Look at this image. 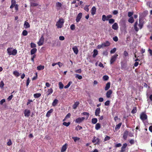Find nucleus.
<instances>
[{
	"instance_id": "1",
	"label": "nucleus",
	"mask_w": 152,
	"mask_h": 152,
	"mask_svg": "<svg viewBox=\"0 0 152 152\" xmlns=\"http://www.w3.org/2000/svg\"><path fill=\"white\" fill-rule=\"evenodd\" d=\"M7 51L8 54L9 55H13L15 56L17 53V50L15 49L12 50V48H9L7 49Z\"/></svg>"
},
{
	"instance_id": "2",
	"label": "nucleus",
	"mask_w": 152,
	"mask_h": 152,
	"mask_svg": "<svg viewBox=\"0 0 152 152\" xmlns=\"http://www.w3.org/2000/svg\"><path fill=\"white\" fill-rule=\"evenodd\" d=\"M64 23V19L61 18L59 19L56 22V26H57L58 28H61L62 27L63 24Z\"/></svg>"
},
{
	"instance_id": "3",
	"label": "nucleus",
	"mask_w": 152,
	"mask_h": 152,
	"mask_svg": "<svg viewBox=\"0 0 152 152\" xmlns=\"http://www.w3.org/2000/svg\"><path fill=\"white\" fill-rule=\"evenodd\" d=\"M118 55V54H115L112 56L110 60V64H113L116 60Z\"/></svg>"
},
{
	"instance_id": "4",
	"label": "nucleus",
	"mask_w": 152,
	"mask_h": 152,
	"mask_svg": "<svg viewBox=\"0 0 152 152\" xmlns=\"http://www.w3.org/2000/svg\"><path fill=\"white\" fill-rule=\"evenodd\" d=\"M92 142L93 143H95V145H99L100 144V140L99 138H96V137L94 136Z\"/></svg>"
},
{
	"instance_id": "5",
	"label": "nucleus",
	"mask_w": 152,
	"mask_h": 152,
	"mask_svg": "<svg viewBox=\"0 0 152 152\" xmlns=\"http://www.w3.org/2000/svg\"><path fill=\"white\" fill-rule=\"evenodd\" d=\"M85 118L84 117H79L76 119L75 122L76 123L80 124L84 121Z\"/></svg>"
},
{
	"instance_id": "6",
	"label": "nucleus",
	"mask_w": 152,
	"mask_h": 152,
	"mask_svg": "<svg viewBox=\"0 0 152 152\" xmlns=\"http://www.w3.org/2000/svg\"><path fill=\"white\" fill-rule=\"evenodd\" d=\"M24 115L26 117H28L31 113L30 111L28 109H25L24 111Z\"/></svg>"
},
{
	"instance_id": "7",
	"label": "nucleus",
	"mask_w": 152,
	"mask_h": 152,
	"mask_svg": "<svg viewBox=\"0 0 152 152\" xmlns=\"http://www.w3.org/2000/svg\"><path fill=\"white\" fill-rule=\"evenodd\" d=\"M140 118L142 121H144L147 119V116L146 114L142 113L140 115Z\"/></svg>"
},
{
	"instance_id": "8",
	"label": "nucleus",
	"mask_w": 152,
	"mask_h": 152,
	"mask_svg": "<svg viewBox=\"0 0 152 152\" xmlns=\"http://www.w3.org/2000/svg\"><path fill=\"white\" fill-rule=\"evenodd\" d=\"M82 16V13L81 12L79 13L77 16L76 20L77 22H78L81 18Z\"/></svg>"
},
{
	"instance_id": "9",
	"label": "nucleus",
	"mask_w": 152,
	"mask_h": 152,
	"mask_svg": "<svg viewBox=\"0 0 152 152\" xmlns=\"http://www.w3.org/2000/svg\"><path fill=\"white\" fill-rule=\"evenodd\" d=\"M127 144L126 143H125L122 146L121 148V150L120 152H124L126 151V148L127 147Z\"/></svg>"
},
{
	"instance_id": "10",
	"label": "nucleus",
	"mask_w": 152,
	"mask_h": 152,
	"mask_svg": "<svg viewBox=\"0 0 152 152\" xmlns=\"http://www.w3.org/2000/svg\"><path fill=\"white\" fill-rule=\"evenodd\" d=\"M44 38L43 36H42L39 39V41L37 42V44L39 46H41L42 45L43 41H44Z\"/></svg>"
},
{
	"instance_id": "11",
	"label": "nucleus",
	"mask_w": 152,
	"mask_h": 152,
	"mask_svg": "<svg viewBox=\"0 0 152 152\" xmlns=\"http://www.w3.org/2000/svg\"><path fill=\"white\" fill-rule=\"evenodd\" d=\"M67 144L66 143L62 146V148L61 149V152H64L66 151L67 148Z\"/></svg>"
},
{
	"instance_id": "12",
	"label": "nucleus",
	"mask_w": 152,
	"mask_h": 152,
	"mask_svg": "<svg viewBox=\"0 0 152 152\" xmlns=\"http://www.w3.org/2000/svg\"><path fill=\"white\" fill-rule=\"evenodd\" d=\"M128 134L129 132L127 130H125L123 136V138L124 140H126L127 139Z\"/></svg>"
},
{
	"instance_id": "13",
	"label": "nucleus",
	"mask_w": 152,
	"mask_h": 152,
	"mask_svg": "<svg viewBox=\"0 0 152 152\" xmlns=\"http://www.w3.org/2000/svg\"><path fill=\"white\" fill-rule=\"evenodd\" d=\"M96 11V10L95 7L94 6L93 7L91 10V13L92 15H94L95 14Z\"/></svg>"
},
{
	"instance_id": "14",
	"label": "nucleus",
	"mask_w": 152,
	"mask_h": 152,
	"mask_svg": "<svg viewBox=\"0 0 152 152\" xmlns=\"http://www.w3.org/2000/svg\"><path fill=\"white\" fill-rule=\"evenodd\" d=\"M72 49L75 54L77 55L78 54V50L77 46H75L73 47Z\"/></svg>"
},
{
	"instance_id": "15",
	"label": "nucleus",
	"mask_w": 152,
	"mask_h": 152,
	"mask_svg": "<svg viewBox=\"0 0 152 152\" xmlns=\"http://www.w3.org/2000/svg\"><path fill=\"white\" fill-rule=\"evenodd\" d=\"M112 93V91L111 90H110L108 91L106 94V96L107 98H110V97Z\"/></svg>"
},
{
	"instance_id": "16",
	"label": "nucleus",
	"mask_w": 152,
	"mask_h": 152,
	"mask_svg": "<svg viewBox=\"0 0 152 152\" xmlns=\"http://www.w3.org/2000/svg\"><path fill=\"white\" fill-rule=\"evenodd\" d=\"M112 28L113 29L115 30H117L118 28V26L117 23H114L112 26Z\"/></svg>"
},
{
	"instance_id": "17",
	"label": "nucleus",
	"mask_w": 152,
	"mask_h": 152,
	"mask_svg": "<svg viewBox=\"0 0 152 152\" xmlns=\"http://www.w3.org/2000/svg\"><path fill=\"white\" fill-rule=\"evenodd\" d=\"M102 45L104 47H107L110 45V43L108 41H107L103 43Z\"/></svg>"
},
{
	"instance_id": "18",
	"label": "nucleus",
	"mask_w": 152,
	"mask_h": 152,
	"mask_svg": "<svg viewBox=\"0 0 152 152\" xmlns=\"http://www.w3.org/2000/svg\"><path fill=\"white\" fill-rule=\"evenodd\" d=\"M110 82L107 83L106 85V86L105 87V90L107 91L109 89L110 87Z\"/></svg>"
},
{
	"instance_id": "19",
	"label": "nucleus",
	"mask_w": 152,
	"mask_h": 152,
	"mask_svg": "<svg viewBox=\"0 0 152 152\" xmlns=\"http://www.w3.org/2000/svg\"><path fill=\"white\" fill-rule=\"evenodd\" d=\"M122 123L121 122L116 125L115 127V131H117V130L119 129L120 128L122 125Z\"/></svg>"
},
{
	"instance_id": "20",
	"label": "nucleus",
	"mask_w": 152,
	"mask_h": 152,
	"mask_svg": "<svg viewBox=\"0 0 152 152\" xmlns=\"http://www.w3.org/2000/svg\"><path fill=\"white\" fill-rule=\"evenodd\" d=\"M100 112V108H96L95 112V115L96 116L99 115V114Z\"/></svg>"
},
{
	"instance_id": "21",
	"label": "nucleus",
	"mask_w": 152,
	"mask_h": 152,
	"mask_svg": "<svg viewBox=\"0 0 152 152\" xmlns=\"http://www.w3.org/2000/svg\"><path fill=\"white\" fill-rule=\"evenodd\" d=\"M24 26L25 28H28L30 27V25L28 22L25 21L24 24Z\"/></svg>"
},
{
	"instance_id": "22",
	"label": "nucleus",
	"mask_w": 152,
	"mask_h": 152,
	"mask_svg": "<svg viewBox=\"0 0 152 152\" xmlns=\"http://www.w3.org/2000/svg\"><path fill=\"white\" fill-rule=\"evenodd\" d=\"M137 24L138 22L137 21L135 23L134 25V29L135 30L137 31H138L139 30V28L137 27Z\"/></svg>"
},
{
	"instance_id": "23",
	"label": "nucleus",
	"mask_w": 152,
	"mask_h": 152,
	"mask_svg": "<svg viewBox=\"0 0 152 152\" xmlns=\"http://www.w3.org/2000/svg\"><path fill=\"white\" fill-rule=\"evenodd\" d=\"M101 128V125L99 123L96 124L95 126V129L96 130H98Z\"/></svg>"
},
{
	"instance_id": "24",
	"label": "nucleus",
	"mask_w": 152,
	"mask_h": 152,
	"mask_svg": "<svg viewBox=\"0 0 152 152\" xmlns=\"http://www.w3.org/2000/svg\"><path fill=\"white\" fill-rule=\"evenodd\" d=\"M37 49L36 48H33L31 50V55L34 54L37 51Z\"/></svg>"
},
{
	"instance_id": "25",
	"label": "nucleus",
	"mask_w": 152,
	"mask_h": 152,
	"mask_svg": "<svg viewBox=\"0 0 152 152\" xmlns=\"http://www.w3.org/2000/svg\"><path fill=\"white\" fill-rule=\"evenodd\" d=\"M94 53L93 55V57L94 58L96 57V56L98 54V52L96 50H94L93 51Z\"/></svg>"
},
{
	"instance_id": "26",
	"label": "nucleus",
	"mask_w": 152,
	"mask_h": 152,
	"mask_svg": "<svg viewBox=\"0 0 152 152\" xmlns=\"http://www.w3.org/2000/svg\"><path fill=\"white\" fill-rule=\"evenodd\" d=\"M98 121L97 119L96 118H93L92 119L91 122L93 124H95Z\"/></svg>"
},
{
	"instance_id": "27",
	"label": "nucleus",
	"mask_w": 152,
	"mask_h": 152,
	"mask_svg": "<svg viewBox=\"0 0 152 152\" xmlns=\"http://www.w3.org/2000/svg\"><path fill=\"white\" fill-rule=\"evenodd\" d=\"M13 74L16 77H18L20 75L19 73L17 71H15L13 72Z\"/></svg>"
},
{
	"instance_id": "28",
	"label": "nucleus",
	"mask_w": 152,
	"mask_h": 152,
	"mask_svg": "<svg viewBox=\"0 0 152 152\" xmlns=\"http://www.w3.org/2000/svg\"><path fill=\"white\" fill-rule=\"evenodd\" d=\"M44 68V66L42 65L39 66H37V69L38 70H41Z\"/></svg>"
},
{
	"instance_id": "29",
	"label": "nucleus",
	"mask_w": 152,
	"mask_h": 152,
	"mask_svg": "<svg viewBox=\"0 0 152 152\" xmlns=\"http://www.w3.org/2000/svg\"><path fill=\"white\" fill-rule=\"evenodd\" d=\"M128 21L129 22L132 23L134 22V19L132 17H130V18L128 19Z\"/></svg>"
},
{
	"instance_id": "30",
	"label": "nucleus",
	"mask_w": 152,
	"mask_h": 152,
	"mask_svg": "<svg viewBox=\"0 0 152 152\" xmlns=\"http://www.w3.org/2000/svg\"><path fill=\"white\" fill-rule=\"evenodd\" d=\"M59 88L60 89H62L63 88L64 86L61 82H59L58 83Z\"/></svg>"
},
{
	"instance_id": "31",
	"label": "nucleus",
	"mask_w": 152,
	"mask_h": 152,
	"mask_svg": "<svg viewBox=\"0 0 152 152\" xmlns=\"http://www.w3.org/2000/svg\"><path fill=\"white\" fill-rule=\"evenodd\" d=\"M109 78V77L107 75H104L103 77V79L104 80L106 81L108 80Z\"/></svg>"
},
{
	"instance_id": "32",
	"label": "nucleus",
	"mask_w": 152,
	"mask_h": 152,
	"mask_svg": "<svg viewBox=\"0 0 152 152\" xmlns=\"http://www.w3.org/2000/svg\"><path fill=\"white\" fill-rule=\"evenodd\" d=\"M41 95L40 93H37L34 94V96L35 98H37L39 97Z\"/></svg>"
},
{
	"instance_id": "33",
	"label": "nucleus",
	"mask_w": 152,
	"mask_h": 152,
	"mask_svg": "<svg viewBox=\"0 0 152 152\" xmlns=\"http://www.w3.org/2000/svg\"><path fill=\"white\" fill-rule=\"evenodd\" d=\"M72 83V81L69 82L68 84L64 86V88L66 89L68 88L70 86V85Z\"/></svg>"
},
{
	"instance_id": "34",
	"label": "nucleus",
	"mask_w": 152,
	"mask_h": 152,
	"mask_svg": "<svg viewBox=\"0 0 152 152\" xmlns=\"http://www.w3.org/2000/svg\"><path fill=\"white\" fill-rule=\"evenodd\" d=\"M137 112V107H134L133 110H132L131 113L133 114H134Z\"/></svg>"
},
{
	"instance_id": "35",
	"label": "nucleus",
	"mask_w": 152,
	"mask_h": 152,
	"mask_svg": "<svg viewBox=\"0 0 152 152\" xmlns=\"http://www.w3.org/2000/svg\"><path fill=\"white\" fill-rule=\"evenodd\" d=\"M70 124V122H68V123L64 122L63 123V125L67 127L69 126Z\"/></svg>"
},
{
	"instance_id": "36",
	"label": "nucleus",
	"mask_w": 152,
	"mask_h": 152,
	"mask_svg": "<svg viewBox=\"0 0 152 152\" xmlns=\"http://www.w3.org/2000/svg\"><path fill=\"white\" fill-rule=\"evenodd\" d=\"M108 21L109 23L111 24H113L115 21V20L113 18L110 19Z\"/></svg>"
},
{
	"instance_id": "37",
	"label": "nucleus",
	"mask_w": 152,
	"mask_h": 152,
	"mask_svg": "<svg viewBox=\"0 0 152 152\" xmlns=\"http://www.w3.org/2000/svg\"><path fill=\"white\" fill-rule=\"evenodd\" d=\"M75 77L76 78H77L79 80H81L82 78V76L77 74H76Z\"/></svg>"
},
{
	"instance_id": "38",
	"label": "nucleus",
	"mask_w": 152,
	"mask_h": 152,
	"mask_svg": "<svg viewBox=\"0 0 152 152\" xmlns=\"http://www.w3.org/2000/svg\"><path fill=\"white\" fill-rule=\"evenodd\" d=\"M72 138L74 140L75 142H76L77 141L79 140H80V138L77 137H73Z\"/></svg>"
},
{
	"instance_id": "39",
	"label": "nucleus",
	"mask_w": 152,
	"mask_h": 152,
	"mask_svg": "<svg viewBox=\"0 0 152 152\" xmlns=\"http://www.w3.org/2000/svg\"><path fill=\"white\" fill-rule=\"evenodd\" d=\"M82 129V127L79 125H77L75 128V130L78 131Z\"/></svg>"
},
{
	"instance_id": "40",
	"label": "nucleus",
	"mask_w": 152,
	"mask_h": 152,
	"mask_svg": "<svg viewBox=\"0 0 152 152\" xmlns=\"http://www.w3.org/2000/svg\"><path fill=\"white\" fill-rule=\"evenodd\" d=\"M38 4L37 3L32 2V1L31 2V6L32 7H36L37 6Z\"/></svg>"
},
{
	"instance_id": "41",
	"label": "nucleus",
	"mask_w": 152,
	"mask_h": 152,
	"mask_svg": "<svg viewBox=\"0 0 152 152\" xmlns=\"http://www.w3.org/2000/svg\"><path fill=\"white\" fill-rule=\"evenodd\" d=\"M28 32L26 30H24L22 32V35L24 36H26L27 35Z\"/></svg>"
},
{
	"instance_id": "42",
	"label": "nucleus",
	"mask_w": 152,
	"mask_h": 152,
	"mask_svg": "<svg viewBox=\"0 0 152 152\" xmlns=\"http://www.w3.org/2000/svg\"><path fill=\"white\" fill-rule=\"evenodd\" d=\"M56 6L57 7H61L62 6V4L61 3L58 2L56 3Z\"/></svg>"
},
{
	"instance_id": "43",
	"label": "nucleus",
	"mask_w": 152,
	"mask_h": 152,
	"mask_svg": "<svg viewBox=\"0 0 152 152\" xmlns=\"http://www.w3.org/2000/svg\"><path fill=\"white\" fill-rule=\"evenodd\" d=\"M116 50V48H113L112 50H111L110 53L111 54H113L114 53Z\"/></svg>"
},
{
	"instance_id": "44",
	"label": "nucleus",
	"mask_w": 152,
	"mask_h": 152,
	"mask_svg": "<svg viewBox=\"0 0 152 152\" xmlns=\"http://www.w3.org/2000/svg\"><path fill=\"white\" fill-rule=\"evenodd\" d=\"M106 16L105 15H102V20L103 21H105L106 20Z\"/></svg>"
},
{
	"instance_id": "45",
	"label": "nucleus",
	"mask_w": 152,
	"mask_h": 152,
	"mask_svg": "<svg viewBox=\"0 0 152 152\" xmlns=\"http://www.w3.org/2000/svg\"><path fill=\"white\" fill-rule=\"evenodd\" d=\"M82 114H83L84 115H87L86 119H87L89 117V114L87 112H83Z\"/></svg>"
},
{
	"instance_id": "46",
	"label": "nucleus",
	"mask_w": 152,
	"mask_h": 152,
	"mask_svg": "<svg viewBox=\"0 0 152 152\" xmlns=\"http://www.w3.org/2000/svg\"><path fill=\"white\" fill-rule=\"evenodd\" d=\"M75 28V26L74 24H72L70 26V29L72 30H74Z\"/></svg>"
},
{
	"instance_id": "47",
	"label": "nucleus",
	"mask_w": 152,
	"mask_h": 152,
	"mask_svg": "<svg viewBox=\"0 0 152 152\" xmlns=\"http://www.w3.org/2000/svg\"><path fill=\"white\" fill-rule=\"evenodd\" d=\"M143 23H142L139 22L138 26L140 29H141L143 27Z\"/></svg>"
},
{
	"instance_id": "48",
	"label": "nucleus",
	"mask_w": 152,
	"mask_h": 152,
	"mask_svg": "<svg viewBox=\"0 0 152 152\" xmlns=\"http://www.w3.org/2000/svg\"><path fill=\"white\" fill-rule=\"evenodd\" d=\"M31 48H35L36 47V45L35 43H31Z\"/></svg>"
},
{
	"instance_id": "49",
	"label": "nucleus",
	"mask_w": 152,
	"mask_h": 152,
	"mask_svg": "<svg viewBox=\"0 0 152 152\" xmlns=\"http://www.w3.org/2000/svg\"><path fill=\"white\" fill-rule=\"evenodd\" d=\"M112 17V15H107L106 16V18H107L106 20L107 21L109 20V19H110Z\"/></svg>"
},
{
	"instance_id": "50",
	"label": "nucleus",
	"mask_w": 152,
	"mask_h": 152,
	"mask_svg": "<svg viewBox=\"0 0 152 152\" xmlns=\"http://www.w3.org/2000/svg\"><path fill=\"white\" fill-rule=\"evenodd\" d=\"M110 139V137L107 135L106 136V137L104 138V141H107L108 140H109Z\"/></svg>"
},
{
	"instance_id": "51",
	"label": "nucleus",
	"mask_w": 152,
	"mask_h": 152,
	"mask_svg": "<svg viewBox=\"0 0 152 152\" xmlns=\"http://www.w3.org/2000/svg\"><path fill=\"white\" fill-rule=\"evenodd\" d=\"M148 11L146 10V11H144L143 12L142 15L144 16H145L148 14Z\"/></svg>"
},
{
	"instance_id": "52",
	"label": "nucleus",
	"mask_w": 152,
	"mask_h": 152,
	"mask_svg": "<svg viewBox=\"0 0 152 152\" xmlns=\"http://www.w3.org/2000/svg\"><path fill=\"white\" fill-rule=\"evenodd\" d=\"M7 144L8 145V146H10L12 145V142L11 140L10 139H9V141L7 142Z\"/></svg>"
},
{
	"instance_id": "53",
	"label": "nucleus",
	"mask_w": 152,
	"mask_h": 152,
	"mask_svg": "<svg viewBox=\"0 0 152 152\" xmlns=\"http://www.w3.org/2000/svg\"><path fill=\"white\" fill-rule=\"evenodd\" d=\"M133 12H129L128 13V16L129 17H132V16L133 15Z\"/></svg>"
},
{
	"instance_id": "54",
	"label": "nucleus",
	"mask_w": 152,
	"mask_h": 152,
	"mask_svg": "<svg viewBox=\"0 0 152 152\" xmlns=\"http://www.w3.org/2000/svg\"><path fill=\"white\" fill-rule=\"evenodd\" d=\"M75 72L77 73H81L82 72V71L81 69H78L75 71Z\"/></svg>"
},
{
	"instance_id": "55",
	"label": "nucleus",
	"mask_w": 152,
	"mask_h": 152,
	"mask_svg": "<svg viewBox=\"0 0 152 152\" xmlns=\"http://www.w3.org/2000/svg\"><path fill=\"white\" fill-rule=\"evenodd\" d=\"M30 82V80L29 78L28 77L26 81V86H28L29 84V83Z\"/></svg>"
},
{
	"instance_id": "56",
	"label": "nucleus",
	"mask_w": 152,
	"mask_h": 152,
	"mask_svg": "<svg viewBox=\"0 0 152 152\" xmlns=\"http://www.w3.org/2000/svg\"><path fill=\"white\" fill-rule=\"evenodd\" d=\"M84 10L87 12H88L89 11L88 6L86 5L84 8Z\"/></svg>"
},
{
	"instance_id": "57",
	"label": "nucleus",
	"mask_w": 152,
	"mask_h": 152,
	"mask_svg": "<svg viewBox=\"0 0 152 152\" xmlns=\"http://www.w3.org/2000/svg\"><path fill=\"white\" fill-rule=\"evenodd\" d=\"M58 100L57 99H55L52 103V104H56L58 102Z\"/></svg>"
},
{
	"instance_id": "58",
	"label": "nucleus",
	"mask_w": 152,
	"mask_h": 152,
	"mask_svg": "<svg viewBox=\"0 0 152 152\" xmlns=\"http://www.w3.org/2000/svg\"><path fill=\"white\" fill-rule=\"evenodd\" d=\"M113 40L115 42H117L118 40V38L117 37L115 36L113 38Z\"/></svg>"
},
{
	"instance_id": "59",
	"label": "nucleus",
	"mask_w": 152,
	"mask_h": 152,
	"mask_svg": "<svg viewBox=\"0 0 152 152\" xmlns=\"http://www.w3.org/2000/svg\"><path fill=\"white\" fill-rule=\"evenodd\" d=\"M4 85V84L2 81H1L0 83V87L2 88L3 87Z\"/></svg>"
},
{
	"instance_id": "60",
	"label": "nucleus",
	"mask_w": 152,
	"mask_h": 152,
	"mask_svg": "<svg viewBox=\"0 0 152 152\" xmlns=\"http://www.w3.org/2000/svg\"><path fill=\"white\" fill-rule=\"evenodd\" d=\"M13 96L12 95H10V96H9V97L8 98H7V100L8 101H10L11 99H12V97Z\"/></svg>"
},
{
	"instance_id": "61",
	"label": "nucleus",
	"mask_w": 152,
	"mask_h": 152,
	"mask_svg": "<svg viewBox=\"0 0 152 152\" xmlns=\"http://www.w3.org/2000/svg\"><path fill=\"white\" fill-rule=\"evenodd\" d=\"M124 55L125 56V57H126L127 56H128V53H127V52L126 51H125L124 52Z\"/></svg>"
},
{
	"instance_id": "62",
	"label": "nucleus",
	"mask_w": 152,
	"mask_h": 152,
	"mask_svg": "<svg viewBox=\"0 0 152 152\" xmlns=\"http://www.w3.org/2000/svg\"><path fill=\"white\" fill-rule=\"evenodd\" d=\"M64 37L63 36H60L59 37V39L60 40H64Z\"/></svg>"
},
{
	"instance_id": "63",
	"label": "nucleus",
	"mask_w": 152,
	"mask_h": 152,
	"mask_svg": "<svg viewBox=\"0 0 152 152\" xmlns=\"http://www.w3.org/2000/svg\"><path fill=\"white\" fill-rule=\"evenodd\" d=\"M122 145L120 143H118V144H117L115 145V147L116 148H117V147H119L121 146Z\"/></svg>"
},
{
	"instance_id": "64",
	"label": "nucleus",
	"mask_w": 152,
	"mask_h": 152,
	"mask_svg": "<svg viewBox=\"0 0 152 152\" xmlns=\"http://www.w3.org/2000/svg\"><path fill=\"white\" fill-rule=\"evenodd\" d=\"M148 51L149 52L150 56H152V50L150 49H149L148 50Z\"/></svg>"
}]
</instances>
